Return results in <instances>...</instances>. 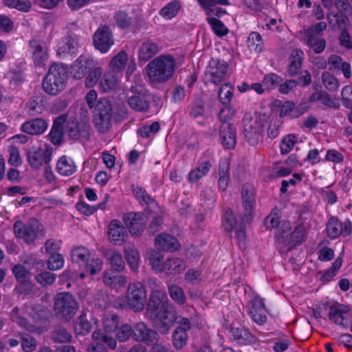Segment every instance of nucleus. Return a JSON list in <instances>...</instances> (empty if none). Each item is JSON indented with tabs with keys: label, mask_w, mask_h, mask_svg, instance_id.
<instances>
[{
	"label": "nucleus",
	"mask_w": 352,
	"mask_h": 352,
	"mask_svg": "<svg viewBox=\"0 0 352 352\" xmlns=\"http://www.w3.org/2000/svg\"><path fill=\"white\" fill-rule=\"evenodd\" d=\"M119 316L116 314H109L103 319V327L107 332H113L119 327Z\"/></svg>",
	"instance_id": "6e6d98bb"
},
{
	"label": "nucleus",
	"mask_w": 352,
	"mask_h": 352,
	"mask_svg": "<svg viewBox=\"0 0 352 352\" xmlns=\"http://www.w3.org/2000/svg\"><path fill=\"white\" fill-rule=\"evenodd\" d=\"M201 7L204 10L207 16L210 17L215 15L221 17L227 13L226 10L221 8L215 7L217 4L227 6L229 5L228 0H197Z\"/></svg>",
	"instance_id": "393cba45"
},
{
	"label": "nucleus",
	"mask_w": 352,
	"mask_h": 352,
	"mask_svg": "<svg viewBox=\"0 0 352 352\" xmlns=\"http://www.w3.org/2000/svg\"><path fill=\"white\" fill-rule=\"evenodd\" d=\"M123 220L131 234L138 236L143 232L146 221L141 212H129Z\"/></svg>",
	"instance_id": "4be33fe9"
},
{
	"label": "nucleus",
	"mask_w": 352,
	"mask_h": 352,
	"mask_svg": "<svg viewBox=\"0 0 352 352\" xmlns=\"http://www.w3.org/2000/svg\"><path fill=\"white\" fill-rule=\"evenodd\" d=\"M127 60V54L124 51L120 52L116 56H115L111 60V65L113 69H116L117 72L123 69L125 67Z\"/></svg>",
	"instance_id": "338daca9"
},
{
	"label": "nucleus",
	"mask_w": 352,
	"mask_h": 352,
	"mask_svg": "<svg viewBox=\"0 0 352 352\" xmlns=\"http://www.w3.org/2000/svg\"><path fill=\"white\" fill-rule=\"evenodd\" d=\"M242 206L243 208L241 221L250 224L254 218L255 199H243Z\"/></svg>",
	"instance_id": "ea45409f"
},
{
	"label": "nucleus",
	"mask_w": 352,
	"mask_h": 352,
	"mask_svg": "<svg viewBox=\"0 0 352 352\" xmlns=\"http://www.w3.org/2000/svg\"><path fill=\"white\" fill-rule=\"evenodd\" d=\"M303 59V52L301 50L293 51L289 58V65L287 72L291 76H296L301 68Z\"/></svg>",
	"instance_id": "4c0bfd02"
},
{
	"label": "nucleus",
	"mask_w": 352,
	"mask_h": 352,
	"mask_svg": "<svg viewBox=\"0 0 352 352\" xmlns=\"http://www.w3.org/2000/svg\"><path fill=\"white\" fill-rule=\"evenodd\" d=\"M186 269L184 260L179 258H170L164 262L163 272L168 274H180Z\"/></svg>",
	"instance_id": "f704fd0d"
},
{
	"label": "nucleus",
	"mask_w": 352,
	"mask_h": 352,
	"mask_svg": "<svg viewBox=\"0 0 352 352\" xmlns=\"http://www.w3.org/2000/svg\"><path fill=\"white\" fill-rule=\"evenodd\" d=\"M58 47V53L65 54L74 55L76 54L78 45V36L73 32H68L62 41V43Z\"/></svg>",
	"instance_id": "bb28decb"
},
{
	"label": "nucleus",
	"mask_w": 352,
	"mask_h": 352,
	"mask_svg": "<svg viewBox=\"0 0 352 352\" xmlns=\"http://www.w3.org/2000/svg\"><path fill=\"white\" fill-rule=\"evenodd\" d=\"M175 69V60L170 55H160L146 67L148 77L152 83L167 82L173 77Z\"/></svg>",
	"instance_id": "f03ea898"
},
{
	"label": "nucleus",
	"mask_w": 352,
	"mask_h": 352,
	"mask_svg": "<svg viewBox=\"0 0 352 352\" xmlns=\"http://www.w3.org/2000/svg\"><path fill=\"white\" fill-rule=\"evenodd\" d=\"M90 253L87 248L84 246L74 248L71 252V259L73 263H76L80 267H83L89 261Z\"/></svg>",
	"instance_id": "473e14b6"
},
{
	"label": "nucleus",
	"mask_w": 352,
	"mask_h": 352,
	"mask_svg": "<svg viewBox=\"0 0 352 352\" xmlns=\"http://www.w3.org/2000/svg\"><path fill=\"white\" fill-rule=\"evenodd\" d=\"M65 132L74 140H88L90 137V124L85 121L78 122L76 119L67 120Z\"/></svg>",
	"instance_id": "f8f14e48"
},
{
	"label": "nucleus",
	"mask_w": 352,
	"mask_h": 352,
	"mask_svg": "<svg viewBox=\"0 0 352 352\" xmlns=\"http://www.w3.org/2000/svg\"><path fill=\"white\" fill-rule=\"evenodd\" d=\"M93 44L95 48L100 52H107L114 44L111 28L107 25L98 28L93 35Z\"/></svg>",
	"instance_id": "2eb2a0df"
},
{
	"label": "nucleus",
	"mask_w": 352,
	"mask_h": 352,
	"mask_svg": "<svg viewBox=\"0 0 352 352\" xmlns=\"http://www.w3.org/2000/svg\"><path fill=\"white\" fill-rule=\"evenodd\" d=\"M335 6L338 9V12L333 14L337 23L338 16L341 14L349 18V16L352 15V6L349 3L348 0H335Z\"/></svg>",
	"instance_id": "a18cd8bd"
},
{
	"label": "nucleus",
	"mask_w": 352,
	"mask_h": 352,
	"mask_svg": "<svg viewBox=\"0 0 352 352\" xmlns=\"http://www.w3.org/2000/svg\"><path fill=\"white\" fill-rule=\"evenodd\" d=\"M181 9V3L177 0H173L160 10V14L166 19L175 17Z\"/></svg>",
	"instance_id": "c03bdc74"
},
{
	"label": "nucleus",
	"mask_w": 352,
	"mask_h": 352,
	"mask_svg": "<svg viewBox=\"0 0 352 352\" xmlns=\"http://www.w3.org/2000/svg\"><path fill=\"white\" fill-rule=\"evenodd\" d=\"M248 47L256 52H261L263 50V41L261 36L256 32H252L248 38Z\"/></svg>",
	"instance_id": "680f3d73"
},
{
	"label": "nucleus",
	"mask_w": 352,
	"mask_h": 352,
	"mask_svg": "<svg viewBox=\"0 0 352 352\" xmlns=\"http://www.w3.org/2000/svg\"><path fill=\"white\" fill-rule=\"evenodd\" d=\"M230 333L234 339L241 344H249L254 342V336L243 327H231Z\"/></svg>",
	"instance_id": "72a5a7b5"
},
{
	"label": "nucleus",
	"mask_w": 352,
	"mask_h": 352,
	"mask_svg": "<svg viewBox=\"0 0 352 352\" xmlns=\"http://www.w3.org/2000/svg\"><path fill=\"white\" fill-rule=\"evenodd\" d=\"M45 150L32 146L27 151L29 164L34 169L39 168L43 163L48 164L52 159V148L45 145Z\"/></svg>",
	"instance_id": "ddd939ff"
},
{
	"label": "nucleus",
	"mask_w": 352,
	"mask_h": 352,
	"mask_svg": "<svg viewBox=\"0 0 352 352\" xmlns=\"http://www.w3.org/2000/svg\"><path fill=\"white\" fill-rule=\"evenodd\" d=\"M125 259L131 270L135 273L138 272L140 254L138 250L132 245H125L124 248Z\"/></svg>",
	"instance_id": "7c9ffc66"
},
{
	"label": "nucleus",
	"mask_w": 352,
	"mask_h": 352,
	"mask_svg": "<svg viewBox=\"0 0 352 352\" xmlns=\"http://www.w3.org/2000/svg\"><path fill=\"white\" fill-rule=\"evenodd\" d=\"M108 230L109 238L111 241L117 242L123 240L126 234L125 228L118 220L111 221Z\"/></svg>",
	"instance_id": "2f4dec72"
},
{
	"label": "nucleus",
	"mask_w": 352,
	"mask_h": 352,
	"mask_svg": "<svg viewBox=\"0 0 352 352\" xmlns=\"http://www.w3.org/2000/svg\"><path fill=\"white\" fill-rule=\"evenodd\" d=\"M116 337L120 342H126L131 338L133 339V328L129 324H123L117 329Z\"/></svg>",
	"instance_id": "de8ad7c7"
},
{
	"label": "nucleus",
	"mask_w": 352,
	"mask_h": 352,
	"mask_svg": "<svg viewBox=\"0 0 352 352\" xmlns=\"http://www.w3.org/2000/svg\"><path fill=\"white\" fill-rule=\"evenodd\" d=\"M52 338L55 342L65 343L71 340L72 336L65 328L58 326L52 331Z\"/></svg>",
	"instance_id": "3c124183"
},
{
	"label": "nucleus",
	"mask_w": 352,
	"mask_h": 352,
	"mask_svg": "<svg viewBox=\"0 0 352 352\" xmlns=\"http://www.w3.org/2000/svg\"><path fill=\"white\" fill-rule=\"evenodd\" d=\"M113 107L109 99L100 98L94 110L95 127L100 133H106L111 126Z\"/></svg>",
	"instance_id": "39448f33"
},
{
	"label": "nucleus",
	"mask_w": 352,
	"mask_h": 352,
	"mask_svg": "<svg viewBox=\"0 0 352 352\" xmlns=\"http://www.w3.org/2000/svg\"><path fill=\"white\" fill-rule=\"evenodd\" d=\"M244 138L249 144L256 145L263 135L265 120L260 116L245 114L243 118Z\"/></svg>",
	"instance_id": "423d86ee"
},
{
	"label": "nucleus",
	"mask_w": 352,
	"mask_h": 352,
	"mask_svg": "<svg viewBox=\"0 0 352 352\" xmlns=\"http://www.w3.org/2000/svg\"><path fill=\"white\" fill-rule=\"evenodd\" d=\"M283 81V78L276 74L265 75L263 79V85L267 90L272 89Z\"/></svg>",
	"instance_id": "774afa93"
},
{
	"label": "nucleus",
	"mask_w": 352,
	"mask_h": 352,
	"mask_svg": "<svg viewBox=\"0 0 352 352\" xmlns=\"http://www.w3.org/2000/svg\"><path fill=\"white\" fill-rule=\"evenodd\" d=\"M277 211L276 208H274L271 213L264 219L263 225L266 230H272L278 226L280 217H278Z\"/></svg>",
	"instance_id": "69168bd1"
},
{
	"label": "nucleus",
	"mask_w": 352,
	"mask_h": 352,
	"mask_svg": "<svg viewBox=\"0 0 352 352\" xmlns=\"http://www.w3.org/2000/svg\"><path fill=\"white\" fill-rule=\"evenodd\" d=\"M160 51L157 43L149 40L144 41L138 49V59L140 61L146 62L157 54Z\"/></svg>",
	"instance_id": "cd10ccee"
},
{
	"label": "nucleus",
	"mask_w": 352,
	"mask_h": 352,
	"mask_svg": "<svg viewBox=\"0 0 352 352\" xmlns=\"http://www.w3.org/2000/svg\"><path fill=\"white\" fill-rule=\"evenodd\" d=\"M219 138L226 149H233L236 143V131L233 124L225 123L219 126Z\"/></svg>",
	"instance_id": "aec40b11"
},
{
	"label": "nucleus",
	"mask_w": 352,
	"mask_h": 352,
	"mask_svg": "<svg viewBox=\"0 0 352 352\" xmlns=\"http://www.w3.org/2000/svg\"><path fill=\"white\" fill-rule=\"evenodd\" d=\"M228 67V64L226 61L212 58L206 69L205 79L218 85L223 80Z\"/></svg>",
	"instance_id": "9b49d317"
},
{
	"label": "nucleus",
	"mask_w": 352,
	"mask_h": 352,
	"mask_svg": "<svg viewBox=\"0 0 352 352\" xmlns=\"http://www.w3.org/2000/svg\"><path fill=\"white\" fill-rule=\"evenodd\" d=\"M229 164L226 162H221L219 165V185L222 190H225L229 179Z\"/></svg>",
	"instance_id": "4d7b16f0"
},
{
	"label": "nucleus",
	"mask_w": 352,
	"mask_h": 352,
	"mask_svg": "<svg viewBox=\"0 0 352 352\" xmlns=\"http://www.w3.org/2000/svg\"><path fill=\"white\" fill-rule=\"evenodd\" d=\"M78 309V303L69 292L58 293L54 298V311L63 321L68 322L74 318Z\"/></svg>",
	"instance_id": "20e7f679"
},
{
	"label": "nucleus",
	"mask_w": 352,
	"mask_h": 352,
	"mask_svg": "<svg viewBox=\"0 0 352 352\" xmlns=\"http://www.w3.org/2000/svg\"><path fill=\"white\" fill-rule=\"evenodd\" d=\"M106 256L111 267L110 270L120 273L125 269V262L122 254L116 250H109L106 253Z\"/></svg>",
	"instance_id": "c756f323"
},
{
	"label": "nucleus",
	"mask_w": 352,
	"mask_h": 352,
	"mask_svg": "<svg viewBox=\"0 0 352 352\" xmlns=\"http://www.w3.org/2000/svg\"><path fill=\"white\" fill-rule=\"evenodd\" d=\"M13 230L16 238L23 239L28 244L43 235L42 225L34 218L30 219L28 224H24L21 221H16L14 223Z\"/></svg>",
	"instance_id": "6e6552de"
},
{
	"label": "nucleus",
	"mask_w": 352,
	"mask_h": 352,
	"mask_svg": "<svg viewBox=\"0 0 352 352\" xmlns=\"http://www.w3.org/2000/svg\"><path fill=\"white\" fill-rule=\"evenodd\" d=\"M94 66L95 62L91 57L81 55L71 65L70 74L74 79L80 80L85 77Z\"/></svg>",
	"instance_id": "dca6fc26"
},
{
	"label": "nucleus",
	"mask_w": 352,
	"mask_h": 352,
	"mask_svg": "<svg viewBox=\"0 0 352 352\" xmlns=\"http://www.w3.org/2000/svg\"><path fill=\"white\" fill-rule=\"evenodd\" d=\"M297 142V137L294 134H289L281 141L280 153L282 155L288 154Z\"/></svg>",
	"instance_id": "e2e57ef3"
},
{
	"label": "nucleus",
	"mask_w": 352,
	"mask_h": 352,
	"mask_svg": "<svg viewBox=\"0 0 352 352\" xmlns=\"http://www.w3.org/2000/svg\"><path fill=\"white\" fill-rule=\"evenodd\" d=\"M211 168V163L208 160L201 162L194 170H191L188 175V179L190 183L198 182L205 176Z\"/></svg>",
	"instance_id": "c9c22d12"
},
{
	"label": "nucleus",
	"mask_w": 352,
	"mask_h": 352,
	"mask_svg": "<svg viewBox=\"0 0 352 352\" xmlns=\"http://www.w3.org/2000/svg\"><path fill=\"white\" fill-rule=\"evenodd\" d=\"M155 244L161 250L170 252L179 250L181 248V244L177 239L166 232H162L155 236Z\"/></svg>",
	"instance_id": "5701e85b"
},
{
	"label": "nucleus",
	"mask_w": 352,
	"mask_h": 352,
	"mask_svg": "<svg viewBox=\"0 0 352 352\" xmlns=\"http://www.w3.org/2000/svg\"><path fill=\"white\" fill-rule=\"evenodd\" d=\"M327 235L331 239H335L342 235V223L337 217L329 218L327 224Z\"/></svg>",
	"instance_id": "a19ab883"
},
{
	"label": "nucleus",
	"mask_w": 352,
	"mask_h": 352,
	"mask_svg": "<svg viewBox=\"0 0 352 352\" xmlns=\"http://www.w3.org/2000/svg\"><path fill=\"white\" fill-rule=\"evenodd\" d=\"M329 319L337 324L344 326V314L349 313L350 307L342 304L332 305L329 307Z\"/></svg>",
	"instance_id": "c85d7f7f"
},
{
	"label": "nucleus",
	"mask_w": 352,
	"mask_h": 352,
	"mask_svg": "<svg viewBox=\"0 0 352 352\" xmlns=\"http://www.w3.org/2000/svg\"><path fill=\"white\" fill-rule=\"evenodd\" d=\"M67 118V114L63 113L54 120L52 127L48 135L50 142L54 145L59 146L63 143L64 129H65V124Z\"/></svg>",
	"instance_id": "a211bd4d"
},
{
	"label": "nucleus",
	"mask_w": 352,
	"mask_h": 352,
	"mask_svg": "<svg viewBox=\"0 0 352 352\" xmlns=\"http://www.w3.org/2000/svg\"><path fill=\"white\" fill-rule=\"evenodd\" d=\"M132 96L128 98L129 107L138 112L146 113L150 109L151 94L142 85H135L130 89Z\"/></svg>",
	"instance_id": "9d476101"
},
{
	"label": "nucleus",
	"mask_w": 352,
	"mask_h": 352,
	"mask_svg": "<svg viewBox=\"0 0 352 352\" xmlns=\"http://www.w3.org/2000/svg\"><path fill=\"white\" fill-rule=\"evenodd\" d=\"M168 293L170 298L177 304L184 305L186 301V297L182 288L177 285L168 286Z\"/></svg>",
	"instance_id": "603ef678"
},
{
	"label": "nucleus",
	"mask_w": 352,
	"mask_h": 352,
	"mask_svg": "<svg viewBox=\"0 0 352 352\" xmlns=\"http://www.w3.org/2000/svg\"><path fill=\"white\" fill-rule=\"evenodd\" d=\"M32 49V58L36 66H42L48 58L47 49L45 42L38 38H32L29 42Z\"/></svg>",
	"instance_id": "412c9836"
},
{
	"label": "nucleus",
	"mask_w": 352,
	"mask_h": 352,
	"mask_svg": "<svg viewBox=\"0 0 352 352\" xmlns=\"http://www.w3.org/2000/svg\"><path fill=\"white\" fill-rule=\"evenodd\" d=\"M237 221L234 212L226 208L222 215V226L226 232H232L236 226Z\"/></svg>",
	"instance_id": "37998d69"
},
{
	"label": "nucleus",
	"mask_w": 352,
	"mask_h": 352,
	"mask_svg": "<svg viewBox=\"0 0 352 352\" xmlns=\"http://www.w3.org/2000/svg\"><path fill=\"white\" fill-rule=\"evenodd\" d=\"M57 171L62 175L69 176L72 175L76 169L74 161L67 158L66 156H62L56 164Z\"/></svg>",
	"instance_id": "58836bf2"
},
{
	"label": "nucleus",
	"mask_w": 352,
	"mask_h": 352,
	"mask_svg": "<svg viewBox=\"0 0 352 352\" xmlns=\"http://www.w3.org/2000/svg\"><path fill=\"white\" fill-rule=\"evenodd\" d=\"M129 307L135 312L142 311L146 302V290L141 282L129 284L126 291Z\"/></svg>",
	"instance_id": "1a4fd4ad"
},
{
	"label": "nucleus",
	"mask_w": 352,
	"mask_h": 352,
	"mask_svg": "<svg viewBox=\"0 0 352 352\" xmlns=\"http://www.w3.org/2000/svg\"><path fill=\"white\" fill-rule=\"evenodd\" d=\"M91 329L92 324L87 318V314L82 313L77 320L75 333L76 335L85 336L90 333Z\"/></svg>",
	"instance_id": "79ce46f5"
},
{
	"label": "nucleus",
	"mask_w": 352,
	"mask_h": 352,
	"mask_svg": "<svg viewBox=\"0 0 352 352\" xmlns=\"http://www.w3.org/2000/svg\"><path fill=\"white\" fill-rule=\"evenodd\" d=\"M204 113L205 102L204 100L201 98L195 99L190 107V116L193 119H196L199 117H203Z\"/></svg>",
	"instance_id": "864d4df0"
},
{
	"label": "nucleus",
	"mask_w": 352,
	"mask_h": 352,
	"mask_svg": "<svg viewBox=\"0 0 352 352\" xmlns=\"http://www.w3.org/2000/svg\"><path fill=\"white\" fill-rule=\"evenodd\" d=\"M68 77L67 65L54 63L43 79V89L49 95L56 96L65 89Z\"/></svg>",
	"instance_id": "7ed1b4c3"
},
{
	"label": "nucleus",
	"mask_w": 352,
	"mask_h": 352,
	"mask_svg": "<svg viewBox=\"0 0 352 352\" xmlns=\"http://www.w3.org/2000/svg\"><path fill=\"white\" fill-rule=\"evenodd\" d=\"M114 19L118 28L122 30L131 28L134 32L139 30L141 27L144 25V21L142 19L136 17L133 20L127 13L122 10L116 13Z\"/></svg>",
	"instance_id": "6ab92c4d"
},
{
	"label": "nucleus",
	"mask_w": 352,
	"mask_h": 352,
	"mask_svg": "<svg viewBox=\"0 0 352 352\" xmlns=\"http://www.w3.org/2000/svg\"><path fill=\"white\" fill-rule=\"evenodd\" d=\"M146 316L162 334L168 333L177 319V312L170 307L166 292L153 291L146 307Z\"/></svg>",
	"instance_id": "f257e3e1"
},
{
	"label": "nucleus",
	"mask_w": 352,
	"mask_h": 352,
	"mask_svg": "<svg viewBox=\"0 0 352 352\" xmlns=\"http://www.w3.org/2000/svg\"><path fill=\"white\" fill-rule=\"evenodd\" d=\"M3 3L6 6L21 12H29L32 8V3L29 0H3Z\"/></svg>",
	"instance_id": "09e8293b"
},
{
	"label": "nucleus",
	"mask_w": 352,
	"mask_h": 352,
	"mask_svg": "<svg viewBox=\"0 0 352 352\" xmlns=\"http://www.w3.org/2000/svg\"><path fill=\"white\" fill-rule=\"evenodd\" d=\"M107 206V199L102 201L101 204L96 206H90L83 201H80L76 204V209L83 213L85 215L92 214L97 209H104Z\"/></svg>",
	"instance_id": "8fccbe9b"
},
{
	"label": "nucleus",
	"mask_w": 352,
	"mask_h": 352,
	"mask_svg": "<svg viewBox=\"0 0 352 352\" xmlns=\"http://www.w3.org/2000/svg\"><path fill=\"white\" fill-rule=\"evenodd\" d=\"M252 319L258 324L262 325L267 320L266 307L264 300L257 294H253L252 299L246 306Z\"/></svg>",
	"instance_id": "4468645a"
},
{
	"label": "nucleus",
	"mask_w": 352,
	"mask_h": 352,
	"mask_svg": "<svg viewBox=\"0 0 352 352\" xmlns=\"http://www.w3.org/2000/svg\"><path fill=\"white\" fill-rule=\"evenodd\" d=\"M47 127V122L42 118H33L24 122L21 130L30 135H40L43 133Z\"/></svg>",
	"instance_id": "a878e982"
},
{
	"label": "nucleus",
	"mask_w": 352,
	"mask_h": 352,
	"mask_svg": "<svg viewBox=\"0 0 352 352\" xmlns=\"http://www.w3.org/2000/svg\"><path fill=\"white\" fill-rule=\"evenodd\" d=\"M116 272L106 270L103 272L102 280L104 285L111 289L118 290L124 288L127 283V278L116 274Z\"/></svg>",
	"instance_id": "b1692460"
},
{
	"label": "nucleus",
	"mask_w": 352,
	"mask_h": 352,
	"mask_svg": "<svg viewBox=\"0 0 352 352\" xmlns=\"http://www.w3.org/2000/svg\"><path fill=\"white\" fill-rule=\"evenodd\" d=\"M158 340V334L144 322H138L133 327V340L153 344Z\"/></svg>",
	"instance_id": "f3484780"
},
{
	"label": "nucleus",
	"mask_w": 352,
	"mask_h": 352,
	"mask_svg": "<svg viewBox=\"0 0 352 352\" xmlns=\"http://www.w3.org/2000/svg\"><path fill=\"white\" fill-rule=\"evenodd\" d=\"M19 336L21 348L24 352H32L36 349L37 342L34 337L23 333H19Z\"/></svg>",
	"instance_id": "49530a36"
},
{
	"label": "nucleus",
	"mask_w": 352,
	"mask_h": 352,
	"mask_svg": "<svg viewBox=\"0 0 352 352\" xmlns=\"http://www.w3.org/2000/svg\"><path fill=\"white\" fill-rule=\"evenodd\" d=\"M275 237V244L278 251L281 253L288 252L305 241V229L303 226L300 225L289 234L285 231H282Z\"/></svg>",
	"instance_id": "0eeeda50"
},
{
	"label": "nucleus",
	"mask_w": 352,
	"mask_h": 352,
	"mask_svg": "<svg viewBox=\"0 0 352 352\" xmlns=\"http://www.w3.org/2000/svg\"><path fill=\"white\" fill-rule=\"evenodd\" d=\"M147 258L152 269L156 272H163L164 254L159 250H151L147 252Z\"/></svg>",
	"instance_id": "e433bc0d"
},
{
	"label": "nucleus",
	"mask_w": 352,
	"mask_h": 352,
	"mask_svg": "<svg viewBox=\"0 0 352 352\" xmlns=\"http://www.w3.org/2000/svg\"><path fill=\"white\" fill-rule=\"evenodd\" d=\"M233 89L230 83H226L220 88L218 97L223 104L228 105L230 104L233 96Z\"/></svg>",
	"instance_id": "13d9d810"
},
{
	"label": "nucleus",
	"mask_w": 352,
	"mask_h": 352,
	"mask_svg": "<svg viewBox=\"0 0 352 352\" xmlns=\"http://www.w3.org/2000/svg\"><path fill=\"white\" fill-rule=\"evenodd\" d=\"M322 80L325 87L330 91H337L339 87L338 79L327 72H324L322 74Z\"/></svg>",
	"instance_id": "0e129e2a"
},
{
	"label": "nucleus",
	"mask_w": 352,
	"mask_h": 352,
	"mask_svg": "<svg viewBox=\"0 0 352 352\" xmlns=\"http://www.w3.org/2000/svg\"><path fill=\"white\" fill-rule=\"evenodd\" d=\"M206 20L217 36L221 37L228 34V29L219 19L214 17H208Z\"/></svg>",
	"instance_id": "5fc2aeb1"
},
{
	"label": "nucleus",
	"mask_w": 352,
	"mask_h": 352,
	"mask_svg": "<svg viewBox=\"0 0 352 352\" xmlns=\"http://www.w3.org/2000/svg\"><path fill=\"white\" fill-rule=\"evenodd\" d=\"M173 344L177 349H182L186 344L188 336L182 329H175L173 333Z\"/></svg>",
	"instance_id": "052dcab7"
},
{
	"label": "nucleus",
	"mask_w": 352,
	"mask_h": 352,
	"mask_svg": "<svg viewBox=\"0 0 352 352\" xmlns=\"http://www.w3.org/2000/svg\"><path fill=\"white\" fill-rule=\"evenodd\" d=\"M26 105L31 114L41 113L44 109V101L39 96L32 97Z\"/></svg>",
	"instance_id": "bf43d9fd"
}]
</instances>
